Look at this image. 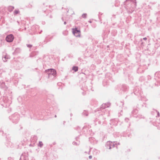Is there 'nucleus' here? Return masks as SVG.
Segmentation results:
<instances>
[{"label": "nucleus", "instance_id": "1", "mask_svg": "<svg viewBox=\"0 0 160 160\" xmlns=\"http://www.w3.org/2000/svg\"><path fill=\"white\" fill-rule=\"evenodd\" d=\"M117 145L115 142H111L110 141H108L105 145L107 149H117Z\"/></svg>", "mask_w": 160, "mask_h": 160}, {"label": "nucleus", "instance_id": "2", "mask_svg": "<svg viewBox=\"0 0 160 160\" xmlns=\"http://www.w3.org/2000/svg\"><path fill=\"white\" fill-rule=\"evenodd\" d=\"M45 71L48 75V77H50L51 75L54 76L56 74V70L53 69H48L46 70Z\"/></svg>", "mask_w": 160, "mask_h": 160}, {"label": "nucleus", "instance_id": "3", "mask_svg": "<svg viewBox=\"0 0 160 160\" xmlns=\"http://www.w3.org/2000/svg\"><path fill=\"white\" fill-rule=\"evenodd\" d=\"M2 100L3 101V102L6 104L5 105H3L5 107H8L11 104V101L10 100H9L8 98L6 97H3L2 99Z\"/></svg>", "mask_w": 160, "mask_h": 160}, {"label": "nucleus", "instance_id": "4", "mask_svg": "<svg viewBox=\"0 0 160 160\" xmlns=\"http://www.w3.org/2000/svg\"><path fill=\"white\" fill-rule=\"evenodd\" d=\"M14 39V37L12 34H10L8 35L6 38V40L7 42H11Z\"/></svg>", "mask_w": 160, "mask_h": 160}, {"label": "nucleus", "instance_id": "5", "mask_svg": "<svg viewBox=\"0 0 160 160\" xmlns=\"http://www.w3.org/2000/svg\"><path fill=\"white\" fill-rule=\"evenodd\" d=\"M73 33L76 37L79 36L80 34V32L79 30L77 29L76 28L73 29Z\"/></svg>", "mask_w": 160, "mask_h": 160}, {"label": "nucleus", "instance_id": "6", "mask_svg": "<svg viewBox=\"0 0 160 160\" xmlns=\"http://www.w3.org/2000/svg\"><path fill=\"white\" fill-rule=\"evenodd\" d=\"M110 105L108 103L106 104H103L101 107V108L104 109L108 107Z\"/></svg>", "mask_w": 160, "mask_h": 160}, {"label": "nucleus", "instance_id": "7", "mask_svg": "<svg viewBox=\"0 0 160 160\" xmlns=\"http://www.w3.org/2000/svg\"><path fill=\"white\" fill-rule=\"evenodd\" d=\"M0 86L2 88H5L6 85L4 82L3 81L1 82H0Z\"/></svg>", "mask_w": 160, "mask_h": 160}, {"label": "nucleus", "instance_id": "8", "mask_svg": "<svg viewBox=\"0 0 160 160\" xmlns=\"http://www.w3.org/2000/svg\"><path fill=\"white\" fill-rule=\"evenodd\" d=\"M9 58L6 55H5L4 56L2 57V59L4 62H6L7 61V60Z\"/></svg>", "mask_w": 160, "mask_h": 160}, {"label": "nucleus", "instance_id": "9", "mask_svg": "<svg viewBox=\"0 0 160 160\" xmlns=\"http://www.w3.org/2000/svg\"><path fill=\"white\" fill-rule=\"evenodd\" d=\"M72 70L75 72H77L78 71V68L77 67L74 66L72 68Z\"/></svg>", "mask_w": 160, "mask_h": 160}, {"label": "nucleus", "instance_id": "10", "mask_svg": "<svg viewBox=\"0 0 160 160\" xmlns=\"http://www.w3.org/2000/svg\"><path fill=\"white\" fill-rule=\"evenodd\" d=\"M43 144L42 142H41V141H40L39 142V143L38 144V146H39V147H41L43 146Z\"/></svg>", "mask_w": 160, "mask_h": 160}, {"label": "nucleus", "instance_id": "11", "mask_svg": "<svg viewBox=\"0 0 160 160\" xmlns=\"http://www.w3.org/2000/svg\"><path fill=\"white\" fill-rule=\"evenodd\" d=\"M19 11L18 10H15L14 11V14H17L18 13Z\"/></svg>", "mask_w": 160, "mask_h": 160}, {"label": "nucleus", "instance_id": "12", "mask_svg": "<svg viewBox=\"0 0 160 160\" xmlns=\"http://www.w3.org/2000/svg\"><path fill=\"white\" fill-rule=\"evenodd\" d=\"M86 15H87L86 14L84 13L82 15V17L83 18H86Z\"/></svg>", "mask_w": 160, "mask_h": 160}, {"label": "nucleus", "instance_id": "13", "mask_svg": "<svg viewBox=\"0 0 160 160\" xmlns=\"http://www.w3.org/2000/svg\"><path fill=\"white\" fill-rule=\"evenodd\" d=\"M27 46L29 48H31L32 47V45L27 44Z\"/></svg>", "mask_w": 160, "mask_h": 160}, {"label": "nucleus", "instance_id": "14", "mask_svg": "<svg viewBox=\"0 0 160 160\" xmlns=\"http://www.w3.org/2000/svg\"><path fill=\"white\" fill-rule=\"evenodd\" d=\"M83 114L86 116H88V113L86 112H83Z\"/></svg>", "mask_w": 160, "mask_h": 160}, {"label": "nucleus", "instance_id": "15", "mask_svg": "<svg viewBox=\"0 0 160 160\" xmlns=\"http://www.w3.org/2000/svg\"><path fill=\"white\" fill-rule=\"evenodd\" d=\"M72 143L73 145H78V144H77V143L75 142H73Z\"/></svg>", "mask_w": 160, "mask_h": 160}, {"label": "nucleus", "instance_id": "16", "mask_svg": "<svg viewBox=\"0 0 160 160\" xmlns=\"http://www.w3.org/2000/svg\"><path fill=\"white\" fill-rule=\"evenodd\" d=\"M143 40H147V38H143Z\"/></svg>", "mask_w": 160, "mask_h": 160}, {"label": "nucleus", "instance_id": "17", "mask_svg": "<svg viewBox=\"0 0 160 160\" xmlns=\"http://www.w3.org/2000/svg\"><path fill=\"white\" fill-rule=\"evenodd\" d=\"M89 159H91L92 158V156L91 155H90L89 156Z\"/></svg>", "mask_w": 160, "mask_h": 160}, {"label": "nucleus", "instance_id": "18", "mask_svg": "<svg viewBox=\"0 0 160 160\" xmlns=\"http://www.w3.org/2000/svg\"><path fill=\"white\" fill-rule=\"evenodd\" d=\"M64 24H66V22H64Z\"/></svg>", "mask_w": 160, "mask_h": 160}, {"label": "nucleus", "instance_id": "19", "mask_svg": "<svg viewBox=\"0 0 160 160\" xmlns=\"http://www.w3.org/2000/svg\"><path fill=\"white\" fill-rule=\"evenodd\" d=\"M158 115L159 116V112H158Z\"/></svg>", "mask_w": 160, "mask_h": 160}, {"label": "nucleus", "instance_id": "20", "mask_svg": "<svg viewBox=\"0 0 160 160\" xmlns=\"http://www.w3.org/2000/svg\"><path fill=\"white\" fill-rule=\"evenodd\" d=\"M57 117V116L56 115H55V117L56 118Z\"/></svg>", "mask_w": 160, "mask_h": 160}, {"label": "nucleus", "instance_id": "21", "mask_svg": "<svg viewBox=\"0 0 160 160\" xmlns=\"http://www.w3.org/2000/svg\"><path fill=\"white\" fill-rule=\"evenodd\" d=\"M118 144L119 145L120 144L119 143H118Z\"/></svg>", "mask_w": 160, "mask_h": 160}]
</instances>
